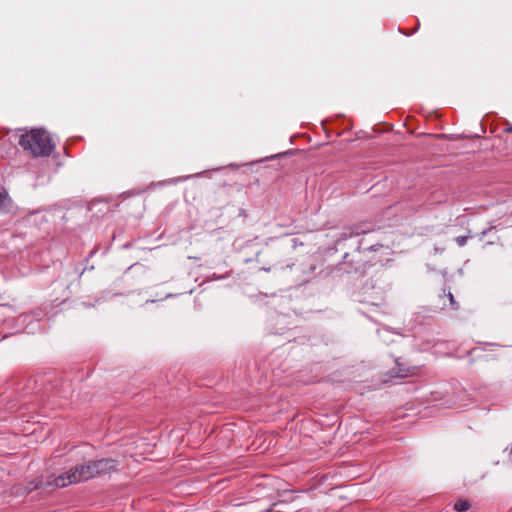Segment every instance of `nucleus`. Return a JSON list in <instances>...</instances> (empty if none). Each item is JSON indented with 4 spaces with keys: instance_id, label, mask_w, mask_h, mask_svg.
Here are the masks:
<instances>
[{
    "instance_id": "0eeeda50",
    "label": "nucleus",
    "mask_w": 512,
    "mask_h": 512,
    "mask_svg": "<svg viewBox=\"0 0 512 512\" xmlns=\"http://www.w3.org/2000/svg\"><path fill=\"white\" fill-rule=\"evenodd\" d=\"M354 237L352 231H351V228L348 227L347 229H345L342 233H340L339 235V238L337 240V242H340V241H345L349 238H352Z\"/></svg>"
},
{
    "instance_id": "f257e3e1",
    "label": "nucleus",
    "mask_w": 512,
    "mask_h": 512,
    "mask_svg": "<svg viewBox=\"0 0 512 512\" xmlns=\"http://www.w3.org/2000/svg\"><path fill=\"white\" fill-rule=\"evenodd\" d=\"M18 143L34 157H48L55 149V143L50 134L42 128L25 132L20 136Z\"/></svg>"
},
{
    "instance_id": "39448f33",
    "label": "nucleus",
    "mask_w": 512,
    "mask_h": 512,
    "mask_svg": "<svg viewBox=\"0 0 512 512\" xmlns=\"http://www.w3.org/2000/svg\"><path fill=\"white\" fill-rule=\"evenodd\" d=\"M350 228H351V231H352L354 236H359V235L367 234V233H369V232H371L373 230L371 225H369L367 223L357 224V225H354V226H352Z\"/></svg>"
},
{
    "instance_id": "20e7f679",
    "label": "nucleus",
    "mask_w": 512,
    "mask_h": 512,
    "mask_svg": "<svg viewBox=\"0 0 512 512\" xmlns=\"http://www.w3.org/2000/svg\"><path fill=\"white\" fill-rule=\"evenodd\" d=\"M440 297L443 298L444 300H447L449 302V304H446L445 302L443 303V307H442L443 309H449V310H452V311H457V310L460 309V305L455 300L454 295L452 294L450 289H448V290L444 289L443 290V295L440 296Z\"/></svg>"
},
{
    "instance_id": "6e6552de",
    "label": "nucleus",
    "mask_w": 512,
    "mask_h": 512,
    "mask_svg": "<svg viewBox=\"0 0 512 512\" xmlns=\"http://www.w3.org/2000/svg\"><path fill=\"white\" fill-rule=\"evenodd\" d=\"M468 238H469V236L461 235V236H457L455 238V241L459 247H463L466 245Z\"/></svg>"
},
{
    "instance_id": "423d86ee",
    "label": "nucleus",
    "mask_w": 512,
    "mask_h": 512,
    "mask_svg": "<svg viewBox=\"0 0 512 512\" xmlns=\"http://www.w3.org/2000/svg\"><path fill=\"white\" fill-rule=\"evenodd\" d=\"M470 502L468 500H459L454 504V509L458 512H465L469 510Z\"/></svg>"
},
{
    "instance_id": "7ed1b4c3",
    "label": "nucleus",
    "mask_w": 512,
    "mask_h": 512,
    "mask_svg": "<svg viewBox=\"0 0 512 512\" xmlns=\"http://www.w3.org/2000/svg\"><path fill=\"white\" fill-rule=\"evenodd\" d=\"M94 469L97 476L105 475L115 471L117 468V461L111 458H102L93 461Z\"/></svg>"
},
{
    "instance_id": "f03ea898",
    "label": "nucleus",
    "mask_w": 512,
    "mask_h": 512,
    "mask_svg": "<svg viewBox=\"0 0 512 512\" xmlns=\"http://www.w3.org/2000/svg\"><path fill=\"white\" fill-rule=\"evenodd\" d=\"M94 477H97L93 461H89L86 464L77 465L71 468L66 473L59 475L55 478V485L57 487H66L70 484H75L83 481H88Z\"/></svg>"
},
{
    "instance_id": "9d476101",
    "label": "nucleus",
    "mask_w": 512,
    "mask_h": 512,
    "mask_svg": "<svg viewBox=\"0 0 512 512\" xmlns=\"http://www.w3.org/2000/svg\"><path fill=\"white\" fill-rule=\"evenodd\" d=\"M278 505V503H273L268 509L263 510L261 512H282L279 510H276L275 507Z\"/></svg>"
},
{
    "instance_id": "f8f14e48",
    "label": "nucleus",
    "mask_w": 512,
    "mask_h": 512,
    "mask_svg": "<svg viewBox=\"0 0 512 512\" xmlns=\"http://www.w3.org/2000/svg\"><path fill=\"white\" fill-rule=\"evenodd\" d=\"M437 138H440V139H444L446 138V135L445 134H437L435 135Z\"/></svg>"
},
{
    "instance_id": "ddd939ff",
    "label": "nucleus",
    "mask_w": 512,
    "mask_h": 512,
    "mask_svg": "<svg viewBox=\"0 0 512 512\" xmlns=\"http://www.w3.org/2000/svg\"><path fill=\"white\" fill-rule=\"evenodd\" d=\"M506 131H508V132H512V126H511V127H509Z\"/></svg>"
},
{
    "instance_id": "1a4fd4ad",
    "label": "nucleus",
    "mask_w": 512,
    "mask_h": 512,
    "mask_svg": "<svg viewBox=\"0 0 512 512\" xmlns=\"http://www.w3.org/2000/svg\"><path fill=\"white\" fill-rule=\"evenodd\" d=\"M7 199V193L0 191V209L3 207L4 201Z\"/></svg>"
},
{
    "instance_id": "9b49d317",
    "label": "nucleus",
    "mask_w": 512,
    "mask_h": 512,
    "mask_svg": "<svg viewBox=\"0 0 512 512\" xmlns=\"http://www.w3.org/2000/svg\"><path fill=\"white\" fill-rule=\"evenodd\" d=\"M399 373H401L402 377H406V376H409L412 374L409 370H402V369H399Z\"/></svg>"
}]
</instances>
